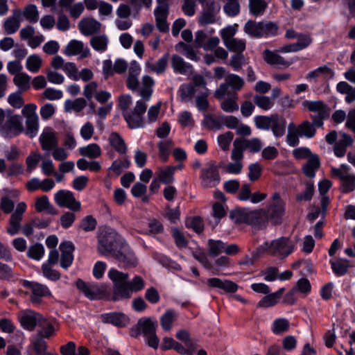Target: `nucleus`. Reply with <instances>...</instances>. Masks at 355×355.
<instances>
[{"mask_svg":"<svg viewBox=\"0 0 355 355\" xmlns=\"http://www.w3.org/2000/svg\"><path fill=\"white\" fill-rule=\"evenodd\" d=\"M177 317L176 312L173 309H168L160 318V324L164 331H169L172 324Z\"/></svg>","mask_w":355,"mask_h":355,"instance_id":"nucleus-43","label":"nucleus"},{"mask_svg":"<svg viewBox=\"0 0 355 355\" xmlns=\"http://www.w3.org/2000/svg\"><path fill=\"white\" fill-rule=\"evenodd\" d=\"M175 50L178 51H182L183 54L189 59L196 61L198 60L197 55L192 48L189 44H185L184 42H179L175 45Z\"/></svg>","mask_w":355,"mask_h":355,"instance_id":"nucleus-59","label":"nucleus"},{"mask_svg":"<svg viewBox=\"0 0 355 355\" xmlns=\"http://www.w3.org/2000/svg\"><path fill=\"white\" fill-rule=\"evenodd\" d=\"M21 284L31 291L30 301L33 304L39 305L42 303V297L51 295V291L46 285L26 279L21 280Z\"/></svg>","mask_w":355,"mask_h":355,"instance_id":"nucleus-5","label":"nucleus"},{"mask_svg":"<svg viewBox=\"0 0 355 355\" xmlns=\"http://www.w3.org/2000/svg\"><path fill=\"white\" fill-rule=\"evenodd\" d=\"M171 234L178 248H184L188 245V241L184 234L177 227H172Z\"/></svg>","mask_w":355,"mask_h":355,"instance_id":"nucleus-62","label":"nucleus"},{"mask_svg":"<svg viewBox=\"0 0 355 355\" xmlns=\"http://www.w3.org/2000/svg\"><path fill=\"white\" fill-rule=\"evenodd\" d=\"M196 92V88L191 83L182 84L178 91L181 97V101L187 102L191 100Z\"/></svg>","mask_w":355,"mask_h":355,"instance_id":"nucleus-44","label":"nucleus"},{"mask_svg":"<svg viewBox=\"0 0 355 355\" xmlns=\"http://www.w3.org/2000/svg\"><path fill=\"white\" fill-rule=\"evenodd\" d=\"M314 190L315 189L313 182H306L304 191L298 193L296 196V200L297 202L311 201L314 194Z\"/></svg>","mask_w":355,"mask_h":355,"instance_id":"nucleus-57","label":"nucleus"},{"mask_svg":"<svg viewBox=\"0 0 355 355\" xmlns=\"http://www.w3.org/2000/svg\"><path fill=\"white\" fill-rule=\"evenodd\" d=\"M208 286L223 290L226 293H234L238 290L239 286L234 282L228 279L223 281L217 277L209 278L207 281Z\"/></svg>","mask_w":355,"mask_h":355,"instance_id":"nucleus-16","label":"nucleus"},{"mask_svg":"<svg viewBox=\"0 0 355 355\" xmlns=\"http://www.w3.org/2000/svg\"><path fill=\"white\" fill-rule=\"evenodd\" d=\"M75 284L77 289L90 300H101L104 295V291L97 283H87L82 279H78Z\"/></svg>","mask_w":355,"mask_h":355,"instance_id":"nucleus-10","label":"nucleus"},{"mask_svg":"<svg viewBox=\"0 0 355 355\" xmlns=\"http://www.w3.org/2000/svg\"><path fill=\"white\" fill-rule=\"evenodd\" d=\"M24 16L31 24H35L39 19V12L35 4L26 6L24 10Z\"/></svg>","mask_w":355,"mask_h":355,"instance_id":"nucleus-55","label":"nucleus"},{"mask_svg":"<svg viewBox=\"0 0 355 355\" xmlns=\"http://www.w3.org/2000/svg\"><path fill=\"white\" fill-rule=\"evenodd\" d=\"M59 248L61 252L60 266L67 270L73 263L75 245L71 241H65L60 244Z\"/></svg>","mask_w":355,"mask_h":355,"instance_id":"nucleus-14","label":"nucleus"},{"mask_svg":"<svg viewBox=\"0 0 355 355\" xmlns=\"http://www.w3.org/2000/svg\"><path fill=\"white\" fill-rule=\"evenodd\" d=\"M233 146L231 159L234 161H241L243 157V150H246L245 144L242 142V138L236 139Z\"/></svg>","mask_w":355,"mask_h":355,"instance_id":"nucleus-48","label":"nucleus"},{"mask_svg":"<svg viewBox=\"0 0 355 355\" xmlns=\"http://www.w3.org/2000/svg\"><path fill=\"white\" fill-rule=\"evenodd\" d=\"M80 155L90 159H96L101 156V149L97 144H89L78 149Z\"/></svg>","mask_w":355,"mask_h":355,"instance_id":"nucleus-34","label":"nucleus"},{"mask_svg":"<svg viewBox=\"0 0 355 355\" xmlns=\"http://www.w3.org/2000/svg\"><path fill=\"white\" fill-rule=\"evenodd\" d=\"M42 60L39 55L33 54L30 55L26 62V69L33 73H37L40 70Z\"/></svg>","mask_w":355,"mask_h":355,"instance_id":"nucleus-58","label":"nucleus"},{"mask_svg":"<svg viewBox=\"0 0 355 355\" xmlns=\"http://www.w3.org/2000/svg\"><path fill=\"white\" fill-rule=\"evenodd\" d=\"M97 249L103 255H111L125 268L137 265L135 254L125 239L109 226H105L100 230Z\"/></svg>","mask_w":355,"mask_h":355,"instance_id":"nucleus-1","label":"nucleus"},{"mask_svg":"<svg viewBox=\"0 0 355 355\" xmlns=\"http://www.w3.org/2000/svg\"><path fill=\"white\" fill-rule=\"evenodd\" d=\"M321 165L318 155L311 157L302 166V172L309 178H313Z\"/></svg>","mask_w":355,"mask_h":355,"instance_id":"nucleus-19","label":"nucleus"},{"mask_svg":"<svg viewBox=\"0 0 355 355\" xmlns=\"http://www.w3.org/2000/svg\"><path fill=\"white\" fill-rule=\"evenodd\" d=\"M254 103L257 107L263 110H268L274 105V102L268 96L263 95L254 96Z\"/></svg>","mask_w":355,"mask_h":355,"instance_id":"nucleus-61","label":"nucleus"},{"mask_svg":"<svg viewBox=\"0 0 355 355\" xmlns=\"http://www.w3.org/2000/svg\"><path fill=\"white\" fill-rule=\"evenodd\" d=\"M153 258L163 267L175 270H180L181 267L175 261L171 259L169 257L159 252H154Z\"/></svg>","mask_w":355,"mask_h":355,"instance_id":"nucleus-29","label":"nucleus"},{"mask_svg":"<svg viewBox=\"0 0 355 355\" xmlns=\"http://www.w3.org/2000/svg\"><path fill=\"white\" fill-rule=\"evenodd\" d=\"M108 40L105 35L93 37L90 40V45L92 47L100 52H104L107 47Z\"/></svg>","mask_w":355,"mask_h":355,"instance_id":"nucleus-49","label":"nucleus"},{"mask_svg":"<svg viewBox=\"0 0 355 355\" xmlns=\"http://www.w3.org/2000/svg\"><path fill=\"white\" fill-rule=\"evenodd\" d=\"M44 252L42 244L37 243L28 248L26 255L30 259L39 261L43 257Z\"/></svg>","mask_w":355,"mask_h":355,"instance_id":"nucleus-51","label":"nucleus"},{"mask_svg":"<svg viewBox=\"0 0 355 355\" xmlns=\"http://www.w3.org/2000/svg\"><path fill=\"white\" fill-rule=\"evenodd\" d=\"M123 116L130 129H137L144 127V116L137 115L130 110L128 112L123 113Z\"/></svg>","mask_w":355,"mask_h":355,"instance_id":"nucleus-27","label":"nucleus"},{"mask_svg":"<svg viewBox=\"0 0 355 355\" xmlns=\"http://www.w3.org/2000/svg\"><path fill=\"white\" fill-rule=\"evenodd\" d=\"M275 117V114L269 116L266 115H257L254 117V122L255 126L259 130H270L271 124Z\"/></svg>","mask_w":355,"mask_h":355,"instance_id":"nucleus-36","label":"nucleus"},{"mask_svg":"<svg viewBox=\"0 0 355 355\" xmlns=\"http://www.w3.org/2000/svg\"><path fill=\"white\" fill-rule=\"evenodd\" d=\"M108 278L112 282V291L111 300L119 302L129 300L132 295L128 284L129 274L111 268L107 272Z\"/></svg>","mask_w":355,"mask_h":355,"instance_id":"nucleus-2","label":"nucleus"},{"mask_svg":"<svg viewBox=\"0 0 355 355\" xmlns=\"http://www.w3.org/2000/svg\"><path fill=\"white\" fill-rule=\"evenodd\" d=\"M47 343L45 340L42 339L41 336H31L30 338V344L28 349L32 350L35 355H47Z\"/></svg>","mask_w":355,"mask_h":355,"instance_id":"nucleus-23","label":"nucleus"},{"mask_svg":"<svg viewBox=\"0 0 355 355\" xmlns=\"http://www.w3.org/2000/svg\"><path fill=\"white\" fill-rule=\"evenodd\" d=\"M284 205H272L269 209V218L275 225H279L284 214Z\"/></svg>","mask_w":355,"mask_h":355,"instance_id":"nucleus-35","label":"nucleus"},{"mask_svg":"<svg viewBox=\"0 0 355 355\" xmlns=\"http://www.w3.org/2000/svg\"><path fill=\"white\" fill-rule=\"evenodd\" d=\"M1 135L6 138L18 136L24 132L22 118L20 115L10 116L6 123L1 127Z\"/></svg>","mask_w":355,"mask_h":355,"instance_id":"nucleus-11","label":"nucleus"},{"mask_svg":"<svg viewBox=\"0 0 355 355\" xmlns=\"http://www.w3.org/2000/svg\"><path fill=\"white\" fill-rule=\"evenodd\" d=\"M101 23L94 18H85L78 23V29L85 35H92L98 33L101 28Z\"/></svg>","mask_w":355,"mask_h":355,"instance_id":"nucleus-17","label":"nucleus"},{"mask_svg":"<svg viewBox=\"0 0 355 355\" xmlns=\"http://www.w3.org/2000/svg\"><path fill=\"white\" fill-rule=\"evenodd\" d=\"M245 33L254 38H262L261 32V21H256L252 19L248 20L243 28Z\"/></svg>","mask_w":355,"mask_h":355,"instance_id":"nucleus-33","label":"nucleus"},{"mask_svg":"<svg viewBox=\"0 0 355 355\" xmlns=\"http://www.w3.org/2000/svg\"><path fill=\"white\" fill-rule=\"evenodd\" d=\"M287 129L286 142L291 147L297 146L300 144L299 138L301 137L299 125L297 126L295 123L291 122L288 123Z\"/></svg>","mask_w":355,"mask_h":355,"instance_id":"nucleus-25","label":"nucleus"},{"mask_svg":"<svg viewBox=\"0 0 355 355\" xmlns=\"http://www.w3.org/2000/svg\"><path fill=\"white\" fill-rule=\"evenodd\" d=\"M26 132L25 134L31 139L35 137L39 130V119L38 116H32L26 120Z\"/></svg>","mask_w":355,"mask_h":355,"instance_id":"nucleus-42","label":"nucleus"},{"mask_svg":"<svg viewBox=\"0 0 355 355\" xmlns=\"http://www.w3.org/2000/svg\"><path fill=\"white\" fill-rule=\"evenodd\" d=\"M271 251L273 254L286 257L295 250L294 244L286 237H281L270 243Z\"/></svg>","mask_w":355,"mask_h":355,"instance_id":"nucleus-13","label":"nucleus"},{"mask_svg":"<svg viewBox=\"0 0 355 355\" xmlns=\"http://www.w3.org/2000/svg\"><path fill=\"white\" fill-rule=\"evenodd\" d=\"M301 137L313 138L316 133V129L309 121H304L299 125Z\"/></svg>","mask_w":355,"mask_h":355,"instance_id":"nucleus-53","label":"nucleus"},{"mask_svg":"<svg viewBox=\"0 0 355 355\" xmlns=\"http://www.w3.org/2000/svg\"><path fill=\"white\" fill-rule=\"evenodd\" d=\"M350 167L345 164L340 165V168L332 166L331 174L334 178H338L340 180L342 192L349 193L355 190V175L348 173Z\"/></svg>","mask_w":355,"mask_h":355,"instance_id":"nucleus-3","label":"nucleus"},{"mask_svg":"<svg viewBox=\"0 0 355 355\" xmlns=\"http://www.w3.org/2000/svg\"><path fill=\"white\" fill-rule=\"evenodd\" d=\"M229 51L236 53H243L245 49V41L238 38L231 39L227 44H225Z\"/></svg>","mask_w":355,"mask_h":355,"instance_id":"nucleus-56","label":"nucleus"},{"mask_svg":"<svg viewBox=\"0 0 355 355\" xmlns=\"http://www.w3.org/2000/svg\"><path fill=\"white\" fill-rule=\"evenodd\" d=\"M157 323L150 318L142 317L139 318L135 325L130 329V336L137 338L143 335L145 338L156 331Z\"/></svg>","mask_w":355,"mask_h":355,"instance_id":"nucleus-6","label":"nucleus"},{"mask_svg":"<svg viewBox=\"0 0 355 355\" xmlns=\"http://www.w3.org/2000/svg\"><path fill=\"white\" fill-rule=\"evenodd\" d=\"M128 284L132 295L141 291L146 286L143 277L137 275H135L131 280H130L128 277Z\"/></svg>","mask_w":355,"mask_h":355,"instance_id":"nucleus-47","label":"nucleus"},{"mask_svg":"<svg viewBox=\"0 0 355 355\" xmlns=\"http://www.w3.org/2000/svg\"><path fill=\"white\" fill-rule=\"evenodd\" d=\"M302 105L306 108L309 112L319 113H325L330 112V108L324 101H308L305 100L302 102Z\"/></svg>","mask_w":355,"mask_h":355,"instance_id":"nucleus-28","label":"nucleus"},{"mask_svg":"<svg viewBox=\"0 0 355 355\" xmlns=\"http://www.w3.org/2000/svg\"><path fill=\"white\" fill-rule=\"evenodd\" d=\"M329 263L331 265L332 272L338 277L345 275L349 268V260L346 259H339L336 261L331 259L329 261Z\"/></svg>","mask_w":355,"mask_h":355,"instance_id":"nucleus-26","label":"nucleus"},{"mask_svg":"<svg viewBox=\"0 0 355 355\" xmlns=\"http://www.w3.org/2000/svg\"><path fill=\"white\" fill-rule=\"evenodd\" d=\"M239 121L234 116H222L220 119H215L209 114L205 116V119L202 121L203 126H207L209 129L214 128L220 129L221 125L223 124L227 128L235 129L239 125Z\"/></svg>","mask_w":355,"mask_h":355,"instance_id":"nucleus-7","label":"nucleus"},{"mask_svg":"<svg viewBox=\"0 0 355 355\" xmlns=\"http://www.w3.org/2000/svg\"><path fill=\"white\" fill-rule=\"evenodd\" d=\"M249 212L245 208H236L230 212V218L236 224H246Z\"/></svg>","mask_w":355,"mask_h":355,"instance_id":"nucleus-37","label":"nucleus"},{"mask_svg":"<svg viewBox=\"0 0 355 355\" xmlns=\"http://www.w3.org/2000/svg\"><path fill=\"white\" fill-rule=\"evenodd\" d=\"M200 178L205 187H214L220 182L218 167L215 162H210L201 171Z\"/></svg>","mask_w":355,"mask_h":355,"instance_id":"nucleus-9","label":"nucleus"},{"mask_svg":"<svg viewBox=\"0 0 355 355\" xmlns=\"http://www.w3.org/2000/svg\"><path fill=\"white\" fill-rule=\"evenodd\" d=\"M21 326L26 330L33 331L37 326L42 327L47 323L42 314L31 309H26L19 315Z\"/></svg>","mask_w":355,"mask_h":355,"instance_id":"nucleus-4","label":"nucleus"},{"mask_svg":"<svg viewBox=\"0 0 355 355\" xmlns=\"http://www.w3.org/2000/svg\"><path fill=\"white\" fill-rule=\"evenodd\" d=\"M293 288L296 291L304 295H308L311 291V285L309 280L306 277H302L297 280Z\"/></svg>","mask_w":355,"mask_h":355,"instance_id":"nucleus-63","label":"nucleus"},{"mask_svg":"<svg viewBox=\"0 0 355 355\" xmlns=\"http://www.w3.org/2000/svg\"><path fill=\"white\" fill-rule=\"evenodd\" d=\"M101 319L103 323L111 324L120 328L125 327L128 320L125 314L116 311L102 313Z\"/></svg>","mask_w":355,"mask_h":355,"instance_id":"nucleus-15","label":"nucleus"},{"mask_svg":"<svg viewBox=\"0 0 355 355\" xmlns=\"http://www.w3.org/2000/svg\"><path fill=\"white\" fill-rule=\"evenodd\" d=\"M263 55L265 61L269 64H281L288 66V63L282 56L273 51L266 49L263 52Z\"/></svg>","mask_w":355,"mask_h":355,"instance_id":"nucleus-45","label":"nucleus"},{"mask_svg":"<svg viewBox=\"0 0 355 355\" xmlns=\"http://www.w3.org/2000/svg\"><path fill=\"white\" fill-rule=\"evenodd\" d=\"M128 69V62L123 58H116L114 64L110 59L105 60L103 62V74L105 79L114 76V73L122 74Z\"/></svg>","mask_w":355,"mask_h":355,"instance_id":"nucleus-12","label":"nucleus"},{"mask_svg":"<svg viewBox=\"0 0 355 355\" xmlns=\"http://www.w3.org/2000/svg\"><path fill=\"white\" fill-rule=\"evenodd\" d=\"M173 142L172 139H167L166 141H160L157 144L159 150V156L162 162L166 163L168 160L170 155V148L173 146Z\"/></svg>","mask_w":355,"mask_h":355,"instance_id":"nucleus-41","label":"nucleus"},{"mask_svg":"<svg viewBox=\"0 0 355 355\" xmlns=\"http://www.w3.org/2000/svg\"><path fill=\"white\" fill-rule=\"evenodd\" d=\"M35 208L37 212L46 211L51 215H57L58 210L52 205L47 196H42L36 199Z\"/></svg>","mask_w":355,"mask_h":355,"instance_id":"nucleus-24","label":"nucleus"},{"mask_svg":"<svg viewBox=\"0 0 355 355\" xmlns=\"http://www.w3.org/2000/svg\"><path fill=\"white\" fill-rule=\"evenodd\" d=\"M279 26L274 21H261V32L263 37L268 38L276 37L279 35Z\"/></svg>","mask_w":355,"mask_h":355,"instance_id":"nucleus-32","label":"nucleus"},{"mask_svg":"<svg viewBox=\"0 0 355 355\" xmlns=\"http://www.w3.org/2000/svg\"><path fill=\"white\" fill-rule=\"evenodd\" d=\"M209 94V89L205 88V92L196 96V107L199 111L205 112L208 110L209 107V103L207 100Z\"/></svg>","mask_w":355,"mask_h":355,"instance_id":"nucleus-64","label":"nucleus"},{"mask_svg":"<svg viewBox=\"0 0 355 355\" xmlns=\"http://www.w3.org/2000/svg\"><path fill=\"white\" fill-rule=\"evenodd\" d=\"M64 53L68 56L81 53V58H85L89 56V49L88 48L84 49V44L81 41L71 40L66 46Z\"/></svg>","mask_w":355,"mask_h":355,"instance_id":"nucleus-18","label":"nucleus"},{"mask_svg":"<svg viewBox=\"0 0 355 355\" xmlns=\"http://www.w3.org/2000/svg\"><path fill=\"white\" fill-rule=\"evenodd\" d=\"M175 167L173 166H168L164 170H162L159 174V180L162 183L168 185L174 181V173Z\"/></svg>","mask_w":355,"mask_h":355,"instance_id":"nucleus-50","label":"nucleus"},{"mask_svg":"<svg viewBox=\"0 0 355 355\" xmlns=\"http://www.w3.org/2000/svg\"><path fill=\"white\" fill-rule=\"evenodd\" d=\"M110 144L115 150L121 155L125 154L127 146L123 137L116 132L111 133L109 137Z\"/></svg>","mask_w":355,"mask_h":355,"instance_id":"nucleus-30","label":"nucleus"},{"mask_svg":"<svg viewBox=\"0 0 355 355\" xmlns=\"http://www.w3.org/2000/svg\"><path fill=\"white\" fill-rule=\"evenodd\" d=\"M268 220L266 217L258 210L250 211L247 225H251L257 230H263L266 227Z\"/></svg>","mask_w":355,"mask_h":355,"instance_id":"nucleus-20","label":"nucleus"},{"mask_svg":"<svg viewBox=\"0 0 355 355\" xmlns=\"http://www.w3.org/2000/svg\"><path fill=\"white\" fill-rule=\"evenodd\" d=\"M275 138L279 139L282 137L286 130V119L275 113V117L271 124L270 130Z\"/></svg>","mask_w":355,"mask_h":355,"instance_id":"nucleus-22","label":"nucleus"},{"mask_svg":"<svg viewBox=\"0 0 355 355\" xmlns=\"http://www.w3.org/2000/svg\"><path fill=\"white\" fill-rule=\"evenodd\" d=\"M285 291L284 288H280L275 293L266 294L264 297L259 301L257 307L259 308H268L276 305L280 298L282 297Z\"/></svg>","mask_w":355,"mask_h":355,"instance_id":"nucleus-21","label":"nucleus"},{"mask_svg":"<svg viewBox=\"0 0 355 355\" xmlns=\"http://www.w3.org/2000/svg\"><path fill=\"white\" fill-rule=\"evenodd\" d=\"M97 226V220L92 215L85 216L77 226V230L85 232L94 231Z\"/></svg>","mask_w":355,"mask_h":355,"instance_id":"nucleus-38","label":"nucleus"},{"mask_svg":"<svg viewBox=\"0 0 355 355\" xmlns=\"http://www.w3.org/2000/svg\"><path fill=\"white\" fill-rule=\"evenodd\" d=\"M225 83L234 92L240 91L245 83L242 78L234 73H229L225 78Z\"/></svg>","mask_w":355,"mask_h":355,"instance_id":"nucleus-46","label":"nucleus"},{"mask_svg":"<svg viewBox=\"0 0 355 355\" xmlns=\"http://www.w3.org/2000/svg\"><path fill=\"white\" fill-rule=\"evenodd\" d=\"M31 76L26 73H19L15 75L13 82L18 87L19 91L26 92L30 88Z\"/></svg>","mask_w":355,"mask_h":355,"instance_id":"nucleus-39","label":"nucleus"},{"mask_svg":"<svg viewBox=\"0 0 355 355\" xmlns=\"http://www.w3.org/2000/svg\"><path fill=\"white\" fill-rule=\"evenodd\" d=\"M289 329V322L285 318H278L274 320L272 323V331L274 334L279 335L286 332Z\"/></svg>","mask_w":355,"mask_h":355,"instance_id":"nucleus-60","label":"nucleus"},{"mask_svg":"<svg viewBox=\"0 0 355 355\" xmlns=\"http://www.w3.org/2000/svg\"><path fill=\"white\" fill-rule=\"evenodd\" d=\"M54 200L61 207H67L73 211H78L81 208V204L76 200L73 193L67 190H59L55 193Z\"/></svg>","mask_w":355,"mask_h":355,"instance_id":"nucleus-8","label":"nucleus"},{"mask_svg":"<svg viewBox=\"0 0 355 355\" xmlns=\"http://www.w3.org/2000/svg\"><path fill=\"white\" fill-rule=\"evenodd\" d=\"M42 150L50 151L58 146V139L54 132L42 133L40 137Z\"/></svg>","mask_w":355,"mask_h":355,"instance_id":"nucleus-31","label":"nucleus"},{"mask_svg":"<svg viewBox=\"0 0 355 355\" xmlns=\"http://www.w3.org/2000/svg\"><path fill=\"white\" fill-rule=\"evenodd\" d=\"M242 142L245 144V148L252 153H259L263 146L261 140L257 137L250 139L242 138Z\"/></svg>","mask_w":355,"mask_h":355,"instance_id":"nucleus-54","label":"nucleus"},{"mask_svg":"<svg viewBox=\"0 0 355 355\" xmlns=\"http://www.w3.org/2000/svg\"><path fill=\"white\" fill-rule=\"evenodd\" d=\"M209 254L210 256L216 257L224 252L225 243L220 240H208Z\"/></svg>","mask_w":355,"mask_h":355,"instance_id":"nucleus-52","label":"nucleus"},{"mask_svg":"<svg viewBox=\"0 0 355 355\" xmlns=\"http://www.w3.org/2000/svg\"><path fill=\"white\" fill-rule=\"evenodd\" d=\"M268 6L265 0H250L249 1V10L253 16H261L265 12Z\"/></svg>","mask_w":355,"mask_h":355,"instance_id":"nucleus-40","label":"nucleus"}]
</instances>
